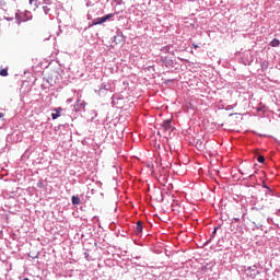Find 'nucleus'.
<instances>
[{"label": "nucleus", "instance_id": "nucleus-1", "mask_svg": "<svg viewBox=\"0 0 280 280\" xmlns=\"http://www.w3.org/2000/svg\"><path fill=\"white\" fill-rule=\"evenodd\" d=\"M109 19H113V14H106L103 18H97L93 21V25H102V23H106Z\"/></svg>", "mask_w": 280, "mask_h": 280}, {"label": "nucleus", "instance_id": "nucleus-2", "mask_svg": "<svg viewBox=\"0 0 280 280\" xmlns=\"http://www.w3.org/2000/svg\"><path fill=\"white\" fill-rule=\"evenodd\" d=\"M161 130L164 133L172 132V120L171 119L164 120V122L162 124Z\"/></svg>", "mask_w": 280, "mask_h": 280}, {"label": "nucleus", "instance_id": "nucleus-3", "mask_svg": "<svg viewBox=\"0 0 280 280\" xmlns=\"http://www.w3.org/2000/svg\"><path fill=\"white\" fill-rule=\"evenodd\" d=\"M60 113H62V107L55 108L54 113H51V118L58 119V117H60Z\"/></svg>", "mask_w": 280, "mask_h": 280}, {"label": "nucleus", "instance_id": "nucleus-4", "mask_svg": "<svg viewBox=\"0 0 280 280\" xmlns=\"http://www.w3.org/2000/svg\"><path fill=\"white\" fill-rule=\"evenodd\" d=\"M140 233H143V222L138 221L136 224V234L139 235Z\"/></svg>", "mask_w": 280, "mask_h": 280}, {"label": "nucleus", "instance_id": "nucleus-5", "mask_svg": "<svg viewBox=\"0 0 280 280\" xmlns=\"http://www.w3.org/2000/svg\"><path fill=\"white\" fill-rule=\"evenodd\" d=\"M241 174L244 176H248V178H250V176H253V173L250 172L249 168H245L244 172H241Z\"/></svg>", "mask_w": 280, "mask_h": 280}, {"label": "nucleus", "instance_id": "nucleus-6", "mask_svg": "<svg viewBox=\"0 0 280 280\" xmlns=\"http://www.w3.org/2000/svg\"><path fill=\"white\" fill-rule=\"evenodd\" d=\"M72 205H80V198L72 196Z\"/></svg>", "mask_w": 280, "mask_h": 280}, {"label": "nucleus", "instance_id": "nucleus-7", "mask_svg": "<svg viewBox=\"0 0 280 280\" xmlns=\"http://www.w3.org/2000/svg\"><path fill=\"white\" fill-rule=\"evenodd\" d=\"M279 39L275 38L272 42H271V47H279Z\"/></svg>", "mask_w": 280, "mask_h": 280}, {"label": "nucleus", "instance_id": "nucleus-8", "mask_svg": "<svg viewBox=\"0 0 280 280\" xmlns=\"http://www.w3.org/2000/svg\"><path fill=\"white\" fill-rule=\"evenodd\" d=\"M0 75H2V78H7V75H8V69H2V70L0 71Z\"/></svg>", "mask_w": 280, "mask_h": 280}, {"label": "nucleus", "instance_id": "nucleus-9", "mask_svg": "<svg viewBox=\"0 0 280 280\" xmlns=\"http://www.w3.org/2000/svg\"><path fill=\"white\" fill-rule=\"evenodd\" d=\"M257 161L258 163H266V158H264V155H259Z\"/></svg>", "mask_w": 280, "mask_h": 280}, {"label": "nucleus", "instance_id": "nucleus-10", "mask_svg": "<svg viewBox=\"0 0 280 280\" xmlns=\"http://www.w3.org/2000/svg\"><path fill=\"white\" fill-rule=\"evenodd\" d=\"M30 3L35 8H38V0H30Z\"/></svg>", "mask_w": 280, "mask_h": 280}, {"label": "nucleus", "instance_id": "nucleus-11", "mask_svg": "<svg viewBox=\"0 0 280 280\" xmlns=\"http://www.w3.org/2000/svg\"><path fill=\"white\" fill-rule=\"evenodd\" d=\"M77 106H83V108H84V101H80V100H79V101L77 102L74 108H75Z\"/></svg>", "mask_w": 280, "mask_h": 280}, {"label": "nucleus", "instance_id": "nucleus-12", "mask_svg": "<svg viewBox=\"0 0 280 280\" xmlns=\"http://www.w3.org/2000/svg\"><path fill=\"white\" fill-rule=\"evenodd\" d=\"M43 10H44L45 14H47L50 11L49 7H47V5L43 7Z\"/></svg>", "mask_w": 280, "mask_h": 280}, {"label": "nucleus", "instance_id": "nucleus-13", "mask_svg": "<svg viewBox=\"0 0 280 280\" xmlns=\"http://www.w3.org/2000/svg\"><path fill=\"white\" fill-rule=\"evenodd\" d=\"M192 47H194L195 49H198V45H196V44H192Z\"/></svg>", "mask_w": 280, "mask_h": 280}, {"label": "nucleus", "instance_id": "nucleus-14", "mask_svg": "<svg viewBox=\"0 0 280 280\" xmlns=\"http://www.w3.org/2000/svg\"><path fill=\"white\" fill-rule=\"evenodd\" d=\"M1 117H5V114L0 113V119H1Z\"/></svg>", "mask_w": 280, "mask_h": 280}, {"label": "nucleus", "instance_id": "nucleus-15", "mask_svg": "<svg viewBox=\"0 0 280 280\" xmlns=\"http://www.w3.org/2000/svg\"><path fill=\"white\" fill-rule=\"evenodd\" d=\"M56 80H58V77H57V75L55 77V80H54V82H56Z\"/></svg>", "mask_w": 280, "mask_h": 280}, {"label": "nucleus", "instance_id": "nucleus-16", "mask_svg": "<svg viewBox=\"0 0 280 280\" xmlns=\"http://www.w3.org/2000/svg\"><path fill=\"white\" fill-rule=\"evenodd\" d=\"M235 220V222H240V219H234Z\"/></svg>", "mask_w": 280, "mask_h": 280}]
</instances>
